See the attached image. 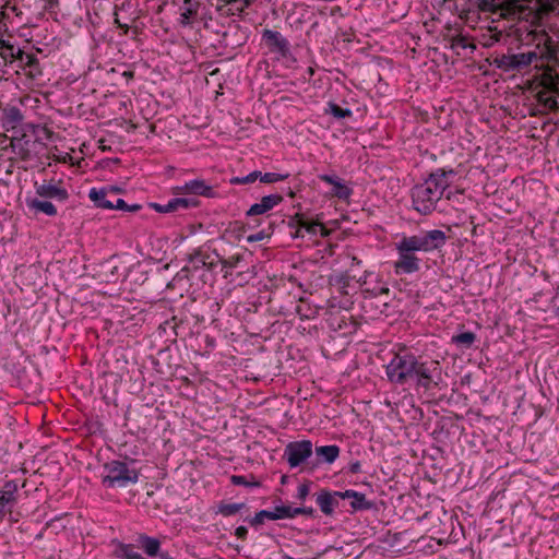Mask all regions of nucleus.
I'll use <instances>...</instances> for the list:
<instances>
[{
  "instance_id": "obj_1",
  "label": "nucleus",
  "mask_w": 559,
  "mask_h": 559,
  "mask_svg": "<svg viewBox=\"0 0 559 559\" xmlns=\"http://www.w3.org/2000/svg\"><path fill=\"white\" fill-rule=\"evenodd\" d=\"M385 374L391 383L403 385L415 383L425 390L437 385L436 378L441 379V369L438 361H421L411 353H399L385 366Z\"/></svg>"
},
{
  "instance_id": "obj_2",
  "label": "nucleus",
  "mask_w": 559,
  "mask_h": 559,
  "mask_svg": "<svg viewBox=\"0 0 559 559\" xmlns=\"http://www.w3.org/2000/svg\"><path fill=\"white\" fill-rule=\"evenodd\" d=\"M447 235L440 229H431L417 235L403 236L395 242L397 259L393 262L396 275L413 274L420 270L421 260L417 252H432L444 246Z\"/></svg>"
},
{
  "instance_id": "obj_3",
  "label": "nucleus",
  "mask_w": 559,
  "mask_h": 559,
  "mask_svg": "<svg viewBox=\"0 0 559 559\" xmlns=\"http://www.w3.org/2000/svg\"><path fill=\"white\" fill-rule=\"evenodd\" d=\"M454 176L453 169L438 168L432 171L427 179L412 188V207L420 215L431 214Z\"/></svg>"
},
{
  "instance_id": "obj_4",
  "label": "nucleus",
  "mask_w": 559,
  "mask_h": 559,
  "mask_svg": "<svg viewBox=\"0 0 559 559\" xmlns=\"http://www.w3.org/2000/svg\"><path fill=\"white\" fill-rule=\"evenodd\" d=\"M475 4L481 12L499 14L510 20L528 21L537 10L536 0H475Z\"/></svg>"
},
{
  "instance_id": "obj_5",
  "label": "nucleus",
  "mask_w": 559,
  "mask_h": 559,
  "mask_svg": "<svg viewBox=\"0 0 559 559\" xmlns=\"http://www.w3.org/2000/svg\"><path fill=\"white\" fill-rule=\"evenodd\" d=\"M104 471L106 474L103 476V485L108 488H124L139 480V472L121 461L114 460L106 463Z\"/></svg>"
},
{
  "instance_id": "obj_6",
  "label": "nucleus",
  "mask_w": 559,
  "mask_h": 559,
  "mask_svg": "<svg viewBox=\"0 0 559 559\" xmlns=\"http://www.w3.org/2000/svg\"><path fill=\"white\" fill-rule=\"evenodd\" d=\"M313 452V444L310 440L292 441L286 444L283 457L290 468H296L305 463Z\"/></svg>"
},
{
  "instance_id": "obj_7",
  "label": "nucleus",
  "mask_w": 559,
  "mask_h": 559,
  "mask_svg": "<svg viewBox=\"0 0 559 559\" xmlns=\"http://www.w3.org/2000/svg\"><path fill=\"white\" fill-rule=\"evenodd\" d=\"M538 53L536 51L502 55L495 59V64L498 69L510 72L520 71L528 67L533 61L537 60Z\"/></svg>"
},
{
  "instance_id": "obj_8",
  "label": "nucleus",
  "mask_w": 559,
  "mask_h": 559,
  "mask_svg": "<svg viewBox=\"0 0 559 559\" xmlns=\"http://www.w3.org/2000/svg\"><path fill=\"white\" fill-rule=\"evenodd\" d=\"M262 39L271 52L276 53L278 58H288L292 56L290 44L280 32L273 29H263Z\"/></svg>"
},
{
  "instance_id": "obj_9",
  "label": "nucleus",
  "mask_w": 559,
  "mask_h": 559,
  "mask_svg": "<svg viewBox=\"0 0 559 559\" xmlns=\"http://www.w3.org/2000/svg\"><path fill=\"white\" fill-rule=\"evenodd\" d=\"M179 10V22L183 26L192 24L199 14L202 16L210 15L204 0H183V3L180 5Z\"/></svg>"
},
{
  "instance_id": "obj_10",
  "label": "nucleus",
  "mask_w": 559,
  "mask_h": 559,
  "mask_svg": "<svg viewBox=\"0 0 559 559\" xmlns=\"http://www.w3.org/2000/svg\"><path fill=\"white\" fill-rule=\"evenodd\" d=\"M19 485L15 480H8L0 489V522L8 513L11 514L12 508L17 501Z\"/></svg>"
},
{
  "instance_id": "obj_11",
  "label": "nucleus",
  "mask_w": 559,
  "mask_h": 559,
  "mask_svg": "<svg viewBox=\"0 0 559 559\" xmlns=\"http://www.w3.org/2000/svg\"><path fill=\"white\" fill-rule=\"evenodd\" d=\"M35 144L36 141L32 140V138L26 134L12 136L10 141V147L13 154L22 160H29L34 157L33 148Z\"/></svg>"
},
{
  "instance_id": "obj_12",
  "label": "nucleus",
  "mask_w": 559,
  "mask_h": 559,
  "mask_svg": "<svg viewBox=\"0 0 559 559\" xmlns=\"http://www.w3.org/2000/svg\"><path fill=\"white\" fill-rule=\"evenodd\" d=\"M292 512L289 506H275L272 510H261L250 520L252 526H258L264 523V520L276 521L283 519H290Z\"/></svg>"
},
{
  "instance_id": "obj_13",
  "label": "nucleus",
  "mask_w": 559,
  "mask_h": 559,
  "mask_svg": "<svg viewBox=\"0 0 559 559\" xmlns=\"http://www.w3.org/2000/svg\"><path fill=\"white\" fill-rule=\"evenodd\" d=\"M35 191L36 194L43 199H53L59 202H64L69 199L68 190L52 182L36 186Z\"/></svg>"
},
{
  "instance_id": "obj_14",
  "label": "nucleus",
  "mask_w": 559,
  "mask_h": 559,
  "mask_svg": "<svg viewBox=\"0 0 559 559\" xmlns=\"http://www.w3.org/2000/svg\"><path fill=\"white\" fill-rule=\"evenodd\" d=\"M283 201V197L281 194H269L264 195L260 202L252 204L247 211V216H257L262 215L274 209Z\"/></svg>"
},
{
  "instance_id": "obj_15",
  "label": "nucleus",
  "mask_w": 559,
  "mask_h": 559,
  "mask_svg": "<svg viewBox=\"0 0 559 559\" xmlns=\"http://www.w3.org/2000/svg\"><path fill=\"white\" fill-rule=\"evenodd\" d=\"M318 178L332 186V195L338 198L340 200H347L353 190L349 188L342 179L334 175L322 174L319 175Z\"/></svg>"
},
{
  "instance_id": "obj_16",
  "label": "nucleus",
  "mask_w": 559,
  "mask_h": 559,
  "mask_svg": "<svg viewBox=\"0 0 559 559\" xmlns=\"http://www.w3.org/2000/svg\"><path fill=\"white\" fill-rule=\"evenodd\" d=\"M177 190L182 193L202 195L206 198H212L215 194L213 187L207 185L203 179H192L187 181L183 186L177 187Z\"/></svg>"
},
{
  "instance_id": "obj_17",
  "label": "nucleus",
  "mask_w": 559,
  "mask_h": 559,
  "mask_svg": "<svg viewBox=\"0 0 559 559\" xmlns=\"http://www.w3.org/2000/svg\"><path fill=\"white\" fill-rule=\"evenodd\" d=\"M23 114L16 106H7L2 109L1 127L5 131L15 130L23 121Z\"/></svg>"
},
{
  "instance_id": "obj_18",
  "label": "nucleus",
  "mask_w": 559,
  "mask_h": 559,
  "mask_svg": "<svg viewBox=\"0 0 559 559\" xmlns=\"http://www.w3.org/2000/svg\"><path fill=\"white\" fill-rule=\"evenodd\" d=\"M335 495L342 499H352L350 507L355 510H370L373 508V502L367 500L366 496L361 492L347 489L345 491H335Z\"/></svg>"
},
{
  "instance_id": "obj_19",
  "label": "nucleus",
  "mask_w": 559,
  "mask_h": 559,
  "mask_svg": "<svg viewBox=\"0 0 559 559\" xmlns=\"http://www.w3.org/2000/svg\"><path fill=\"white\" fill-rule=\"evenodd\" d=\"M25 204L27 209L35 215L39 213H43L47 216L57 215V207L47 199L39 200L38 198L27 197L25 199Z\"/></svg>"
},
{
  "instance_id": "obj_20",
  "label": "nucleus",
  "mask_w": 559,
  "mask_h": 559,
  "mask_svg": "<svg viewBox=\"0 0 559 559\" xmlns=\"http://www.w3.org/2000/svg\"><path fill=\"white\" fill-rule=\"evenodd\" d=\"M197 201L189 198H175L169 200L166 204H153L154 209L159 213H170L179 209H189L195 206Z\"/></svg>"
},
{
  "instance_id": "obj_21",
  "label": "nucleus",
  "mask_w": 559,
  "mask_h": 559,
  "mask_svg": "<svg viewBox=\"0 0 559 559\" xmlns=\"http://www.w3.org/2000/svg\"><path fill=\"white\" fill-rule=\"evenodd\" d=\"M340 451V447L336 444L320 445L316 448V454L328 464H332L337 460Z\"/></svg>"
},
{
  "instance_id": "obj_22",
  "label": "nucleus",
  "mask_w": 559,
  "mask_h": 559,
  "mask_svg": "<svg viewBox=\"0 0 559 559\" xmlns=\"http://www.w3.org/2000/svg\"><path fill=\"white\" fill-rule=\"evenodd\" d=\"M138 540L141 545L143 551L148 557H154L155 555H159L160 542L157 538L151 537L147 535H140Z\"/></svg>"
},
{
  "instance_id": "obj_23",
  "label": "nucleus",
  "mask_w": 559,
  "mask_h": 559,
  "mask_svg": "<svg viewBox=\"0 0 559 559\" xmlns=\"http://www.w3.org/2000/svg\"><path fill=\"white\" fill-rule=\"evenodd\" d=\"M335 497H337L335 491L333 493L329 491H322L318 495L317 503L324 514L329 515L334 511Z\"/></svg>"
},
{
  "instance_id": "obj_24",
  "label": "nucleus",
  "mask_w": 559,
  "mask_h": 559,
  "mask_svg": "<svg viewBox=\"0 0 559 559\" xmlns=\"http://www.w3.org/2000/svg\"><path fill=\"white\" fill-rule=\"evenodd\" d=\"M90 199L97 207L112 210V202L107 200V192L103 189L92 188L88 192Z\"/></svg>"
},
{
  "instance_id": "obj_25",
  "label": "nucleus",
  "mask_w": 559,
  "mask_h": 559,
  "mask_svg": "<svg viewBox=\"0 0 559 559\" xmlns=\"http://www.w3.org/2000/svg\"><path fill=\"white\" fill-rule=\"evenodd\" d=\"M300 228L313 236H316V235H320L321 237L329 236V230L321 223H318V222L309 223V222L302 221V222H300Z\"/></svg>"
},
{
  "instance_id": "obj_26",
  "label": "nucleus",
  "mask_w": 559,
  "mask_h": 559,
  "mask_svg": "<svg viewBox=\"0 0 559 559\" xmlns=\"http://www.w3.org/2000/svg\"><path fill=\"white\" fill-rule=\"evenodd\" d=\"M117 556L120 559H145L131 544H120Z\"/></svg>"
},
{
  "instance_id": "obj_27",
  "label": "nucleus",
  "mask_w": 559,
  "mask_h": 559,
  "mask_svg": "<svg viewBox=\"0 0 559 559\" xmlns=\"http://www.w3.org/2000/svg\"><path fill=\"white\" fill-rule=\"evenodd\" d=\"M117 556L120 559H145L131 544H120Z\"/></svg>"
},
{
  "instance_id": "obj_28",
  "label": "nucleus",
  "mask_w": 559,
  "mask_h": 559,
  "mask_svg": "<svg viewBox=\"0 0 559 559\" xmlns=\"http://www.w3.org/2000/svg\"><path fill=\"white\" fill-rule=\"evenodd\" d=\"M48 157L58 163L74 164L72 155L68 152L60 151L57 146L49 151Z\"/></svg>"
},
{
  "instance_id": "obj_29",
  "label": "nucleus",
  "mask_w": 559,
  "mask_h": 559,
  "mask_svg": "<svg viewBox=\"0 0 559 559\" xmlns=\"http://www.w3.org/2000/svg\"><path fill=\"white\" fill-rule=\"evenodd\" d=\"M476 340V335L473 332H463L452 336V343L462 345L466 348L471 347Z\"/></svg>"
},
{
  "instance_id": "obj_30",
  "label": "nucleus",
  "mask_w": 559,
  "mask_h": 559,
  "mask_svg": "<svg viewBox=\"0 0 559 559\" xmlns=\"http://www.w3.org/2000/svg\"><path fill=\"white\" fill-rule=\"evenodd\" d=\"M258 179L260 180V171L254 170L246 176L231 177L229 182L231 185H249L253 183Z\"/></svg>"
},
{
  "instance_id": "obj_31",
  "label": "nucleus",
  "mask_w": 559,
  "mask_h": 559,
  "mask_svg": "<svg viewBox=\"0 0 559 559\" xmlns=\"http://www.w3.org/2000/svg\"><path fill=\"white\" fill-rule=\"evenodd\" d=\"M326 112L331 114L333 117L337 119H343L352 116V110L349 108H342L335 103H329Z\"/></svg>"
},
{
  "instance_id": "obj_32",
  "label": "nucleus",
  "mask_w": 559,
  "mask_h": 559,
  "mask_svg": "<svg viewBox=\"0 0 559 559\" xmlns=\"http://www.w3.org/2000/svg\"><path fill=\"white\" fill-rule=\"evenodd\" d=\"M245 507L243 503H222L218 506V513L224 516H231Z\"/></svg>"
},
{
  "instance_id": "obj_33",
  "label": "nucleus",
  "mask_w": 559,
  "mask_h": 559,
  "mask_svg": "<svg viewBox=\"0 0 559 559\" xmlns=\"http://www.w3.org/2000/svg\"><path fill=\"white\" fill-rule=\"evenodd\" d=\"M289 177L288 173L278 174V173H265L262 174L260 171V181L263 183H274L277 181H283Z\"/></svg>"
},
{
  "instance_id": "obj_34",
  "label": "nucleus",
  "mask_w": 559,
  "mask_h": 559,
  "mask_svg": "<svg viewBox=\"0 0 559 559\" xmlns=\"http://www.w3.org/2000/svg\"><path fill=\"white\" fill-rule=\"evenodd\" d=\"M538 99L540 103H543L549 109H558L559 108V102H558L557 97L554 95H548L547 93H539Z\"/></svg>"
},
{
  "instance_id": "obj_35",
  "label": "nucleus",
  "mask_w": 559,
  "mask_h": 559,
  "mask_svg": "<svg viewBox=\"0 0 559 559\" xmlns=\"http://www.w3.org/2000/svg\"><path fill=\"white\" fill-rule=\"evenodd\" d=\"M557 56V49L555 47V45L548 40L546 44H545V47L543 48V50L540 51V59L543 60H551V59H555Z\"/></svg>"
},
{
  "instance_id": "obj_36",
  "label": "nucleus",
  "mask_w": 559,
  "mask_h": 559,
  "mask_svg": "<svg viewBox=\"0 0 559 559\" xmlns=\"http://www.w3.org/2000/svg\"><path fill=\"white\" fill-rule=\"evenodd\" d=\"M207 9L214 7L217 12H224L227 4H234L237 0H204Z\"/></svg>"
},
{
  "instance_id": "obj_37",
  "label": "nucleus",
  "mask_w": 559,
  "mask_h": 559,
  "mask_svg": "<svg viewBox=\"0 0 559 559\" xmlns=\"http://www.w3.org/2000/svg\"><path fill=\"white\" fill-rule=\"evenodd\" d=\"M114 209L134 212L141 209L139 204L128 205L123 199L118 198L116 202H112Z\"/></svg>"
},
{
  "instance_id": "obj_38",
  "label": "nucleus",
  "mask_w": 559,
  "mask_h": 559,
  "mask_svg": "<svg viewBox=\"0 0 559 559\" xmlns=\"http://www.w3.org/2000/svg\"><path fill=\"white\" fill-rule=\"evenodd\" d=\"M558 81H559V79L557 75H552L551 73L544 74L543 83L545 84L546 87H548L552 92L556 90Z\"/></svg>"
},
{
  "instance_id": "obj_39",
  "label": "nucleus",
  "mask_w": 559,
  "mask_h": 559,
  "mask_svg": "<svg viewBox=\"0 0 559 559\" xmlns=\"http://www.w3.org/2000/svg\"><path fill=\"white\" fill-rule=\"evenodd\" d=\"M231 483L236 486H259L258 483H248L246 477L242 476V475H233L231 478H230Z\"/></svg>"
},
{
  "instance_id": "obj_40",
  "label": "nucleus",
  "mask_w": 559,
  "mask_h": 559,
  "mask_svg": "<svg viewBox=\"0 0 559 559\" xmlns=\"http://www.w3.org/2000/svg\"><path fill=\"white\" fill-rule=\"evenodd\" d=\"M289 511L292 512L290 519H294L301 514L311 515L313 512L312 508H293V507H289Z\"/></svg>"
},
{
  "instance_id": "obj_41",
  "label": "nucleus",
  "mask_w": 559,
  "mask_h": 559,
  "mask_svg": "<svg viewBox=\"0 0 559 559\" xmlns=\"http://www.w3.org/2000/svg\"><path fill=\"white\" fill-rule=\"evenodd\" d=\"M310 492V488H309V485L307 484H302L300 486H298V489H297V498L300 500V501H305L306 498L308 497Z\"/></svg>"
},
{
  "instance_id": "obj_42",
  "label": "nucleus",
  "mask_w": 559,
  "mask_h": 559,
  "mask_svg": "<svg viewBox=\"0 0 559 559\" xmlns=\"http://www.w3.org/2000/svg\"><path fill=\"white\" fill-rule=\"evenodd\" d=\"M10 141L11 139L8 138L5 134H0V151L10 147Z\"/></svg>"
},
{
  "instance_id": "obj_43",
  "label": "nucleus",
  "mask_w": 559,
  "mask_h": 559,
  "mask_svg": "<svg viewBox=\"0 0 559 559\" xmlns=\"http://www.w3.org/2000/svg\"><path fill=\"white\" fill-rule=\"evenodd\" d=\"M360 467H361V464L359 461L352 462L349 464V472L353 474L360 473V471H361Z\"/></svg>"
},
{
  "instance_id": "obj_44",
  "label": "nucleus",
  "mask_w": 559,
  "mask_h": 559,
  "mask_svg": "<svg viewBox=\"0 0 559 559\" xmlns=\"http://www.w3.org/2000/svg\"><path fill=\"white\" fill-rule=\"evenodd\" d=\"M334 281L338 284H343V286H346V284H347V278H346V275H344V274L335 276Z\"/></svg>"
},
{
  "instance_id": "obj_45",
  "label": "nucleus",
  "mask_w": 559,
  "mask_h": 559,
  "mask_svg": "<svg viewBox=\"0 0 559 559\" xmlns=\"http://www.w3.org/2000/svg\"><path fill=\"white\" fill-rule=\"evenodd\" d=\"M157 559H174L168 552L159 550V555H155Z\"/></svg>"
},
{
  "instance_id": "obj_46",
  "label": "nucleus",
  "mask_w": 559,
  "mask_h": 559,
  "mask_svg": "<svg viewBox=\"0 0 559 559\" xmlns=\"http://www.w3.org/2000/svg\"><path fill=\"white\" fill-rule=\"evenodd\" d=\"M246 534H247V530H246L243 526H239V527L236 530V535H237L238 537H243Z\"/></svg>"
},
{
  "instance_id": "obj_47",
  "label": "nucleus",
  "mask_w": 559,
  "mask_h": 559,
  "mask_svg": "<svg viewBox=\"0 0 559 559\" xmlns=\"http://www.w3.org/2000/svg\"><path fill=\"white\" fill-rule=\"evenodd\" d=\"M223 265H224V266H229V267H233V266H234V264H233V263H230V262H228V261H224V262H223Z\"/></svg>"
}]
</instances>
